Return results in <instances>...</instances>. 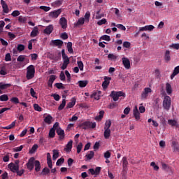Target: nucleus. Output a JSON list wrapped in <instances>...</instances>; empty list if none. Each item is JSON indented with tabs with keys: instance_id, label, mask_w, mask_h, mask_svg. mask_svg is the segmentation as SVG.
<instances>
[{
	"instance_id": "1",
	"label": "nucleus",
	"mask_w": 179,
	"mask_h": 179,
	"mask_svg": "<svg viewBox=\"0 0 179 179\" xmlns=\"http://www.w3.org/2000/svg\"><path fill=\"white\" fill-rule=\"evenodd\" d=\"M127 94L122 91H112L110 97L113 98V101H118L120 97H126Z\"/></svg>"
},
{
	"instance_id": "2",
	"label": "nucleus",
	"mask_w": 179,
	"mask_h": 179,
	"mask_svg": "<svg viewBox=\"0 0 179 179\" xmlns=\"http://www.w3.org/2000/svg\"><path fill=\"white\" fill-rule=\"evenodd\" d=\"M96 126L97 124H96V122H92L90 121L83 122L80 124V127H81L82 129H85V131L87 129H90V128L93 129L96 128Z\"/></svg>"
},
{
	"instance_id": "3",
	"label": "nucleus",
	"mask_w": 179,
	"mask_h": 179,
	"mask_svg": "<svg viewBox=\"0 0 179 179\" xmlns=\"http://www.w3.org/2000/svg\"><path fill=\"white\" fill-rule=\"evenodd\" d=\"M36 73V68H34V66L29 65L27 68V79L28 80H30V79H33L34 78V74Z\"/></svg>"
},
{
	"instance_id": "4",
	"label": "nucleus",
	"mask_w": 179,
	"mask_h": 179,
	"mask_svg": "<svg viewBox=\"0 0 179 179\" xmlns=\"http://www.w3.org/2000/svg\"><path fill=\"white\" fill-rule=\"evenodd\" d=\"M163 108L166 110L169 111L170 110V107H171V98L169 96H165L163 103H162Z\"/></svg>"
},
{
	"instance_id": "5",
	"label": "nucleus",
	"mask_w": 179,
	"mask_h": 179,
	"mask_svg": "<svg viewBox=\"0 0 179 179\" xmlns=\"http://www.w3.org/2000/svg\"><path fill=\"white\" fill-rule=\"evenodd\" d=\"M62 12V10L61 8L55 10L54 11L49 13V17L50 19H57V17H58V16L61 15Z\"/></svg>"
},
{
	"instance_id": "6",
	"label": "nucleus",
	"mask_w": 179,
	"mask_h": 179,
	"mask_svg": "<svg viewBox=\"0 0 179 179\" xmlns=\"http://www.w3.org/2000/svg\"><path fill=\"white\" fill-rule=\"evenodd\" d=\"M149 93H152V89H150V87H145L144 89V92L141 93V99L145 100L148 99Z\"/></svg>"
},
{
	"instance_id": "7",
	"label": "nucleus",
	"mask_w": 179,
	"mask_h": 179,
	"mask_svg": "<svg viewBox=\"0 0 179 179\" xmlns=\"http://www.w3.org/2000/svg\"><path fill=\"white\" fill-rule=\"evenodd\" d=\"M34 157H31L27 163V169L31 171L34 169Z\"/></svg>"
},
{
	"instance_id": "8",
	"label": "nucleus",
	"mask_w": 179,
	"mask_h": 179,
	"mask_svg": "<svg viewBox=\"0 0 179 179\" xmlns=\"http://www.w3.org/2000/svg\"><path fill=\"white\" fill-rule=\"evenodd\" d=\"M56 133L59 136V139L60 141H64V139L65 138V131H64V129L61 128H57L56 130Z\"/></svg>"
},
{
	"instance_id": "9",
	"label": "nucleus",
	"mask_w": 179,
	"mask_h": 179,
	"mask_svg": "<svg viewBox=\"0 0 179 179\" xmlns=\"http://www.w3.org/2000/svg\"><path fill=\"white\" fill-rule=\"evenodd\" d=\"M122 64L126 69H130L131 68V62L129 61V59L127 57H123L122 58Z\"/></svg>"
},
{
	"instance_id": "10",
	"label": "nucleus",
	"mask_w": 179,
	"mask_h": 179,
	"mask_svg": "<svg viewBox=\"0 0 179 179\" xmlns=\"http://www.w3.org/2000/svg\"><path fill=\"white\" fill-rule=\"evenodd\" d=\"M59 24L61 25L62 29H66V27H68V20H66V18L64 17H61L59 20Z\"/></svg>"
},
{
	"instance_id": "11",
	"label": "nucleus",
	"mask_w": 179,
	"mask_h": 179,
	"mask_svg": "<svg viewBox=\"0 0 179 179\" xmlns=\"http://www.w3.org/2000/svg\"><path fill=\"white\" fill-rule=\"evenodd\" d=\"M0 3L3 8V12L4 13H9V7H8L6 1H5L4 0H1Z\"/></svg>"
},
{
	"instance_id": "12",
	"label": "nucleus",
	"mask_w": 179,
	"mask_h": 179,
	"mask_svg": "<svg viewBox=\"0 0 179 179\" xmlns=\"http://www.w3.org/2000/svg\"><path fill=\"white\" fill-rule=\"evenodd\" d=\"M133 115H134L136 121H139V120H141V113H139V110H138V106H135V108H134Z\"/></svg>"
},
{
	"instance_id": "13",
	"label": "nucleus",
	"mask_w": 179,
	"mask_h": 179,
	"mask_svg": "<svg viewBox=\"0 0 179 179\" xmlns=\"http://www.w3.org/2000/svg\"><path fill=\"white\" fill-rule=\"evenodd\" d=\"M54 31V26L52 24H50L43 30L44 34L50 35Z\"/></svg>"
},
{
	"instance_id": "14",
	"label": "nucleus",
	"mask_w": 179,
	"mask_h": 179,
	"mask_svg": "<svg viewBox=\"0 0 179 179\" xmlns=\"http://www.w3.org/2000/svg\"><path fill=\"white\" fill-rule=\"evenodd\" d=\"M8 169H10V171L13 173H16L17 170H19V166L15 165V163L11 162L8 164Z\"/></svg>"
},
{
	"instance_id": "15",
	"label": "nucleus",
	"mask_w": 179,
	"mask_h": 179,
	"mask_svg": "<svg viewBox=\"0 0 179 179\" xmlns=\"http://www.w3.org/2000/svg\"><path fill=\"white\" fill-rule=\"evenodd\" d=\"M110 80H111L110 77H105L104 78V81L102 83V87L103 89H107L108 87V85H110Z\"/></svg>"
},
{
	"instance_id": "16",
	"label": "nucleus",
	"mask_w": 179,
	"mask_h": 179,
	"mask_svg": "<svg viewBox=\"0 0 179 179\" xmlns=\"http://www.w3.org/2000/svg\"><path fill=\"white\" fill-rule=\"evenodd\" d=\"M171 148L173 152H179V144L178 142L176 141H173L171 143Z\"/></svg>"
},
{
	"instance_id": "17",
	"label": "nucleus",
	"mask_w": 179,
	"mask_h": 179,
	"mask_svg": "<svg viewBox=\"0 0 179 179\" xmlns=\"http://www.w3.org/2000/svg\"><path fill=\"white\" fill-rule=\"evenodd\" d=\"M51 43H52L53 45L56 47H62L64 45V41L59 39L52 40Z\"/></svg>"
},
{
	"instance_id": "18",
	"label": "nucleus",
	"mask_w": 179,
	"mask_h": 179,
	"mask_svg": "<svg viewBox=\"0 0 179 179\" xmlns=\"http://www.w3.org/2000/svg\"><path fill=\"white\" fill-rule=\"evenodd\" d=\"M55 79H57V76L55 75H51L49 78L48 82V86L49 87H52V83H54Z\"/></svg>"
},
{
	"instance_id": "19",
	"label": "nucleus",
	"mask_w": 179,
	"mask_h": 179,
	"mask_svg": "<svg viewBox=\"0 0 179 179\" xmlns=\"http://www.w3.org/2000/svg\"><path fill=\"white\" fill-rule=\"evenodd\" d=\"M47 164L50 169H52V160L51 159V154L47 153Z\"/></svg>"
},
{
	"instance_id": "20",
	"label": "nucleus",
	"mask_w": 179,
	"mask_h": 179,
	"mask_svg": "<svg viewBox=\"0 0 179 179\" xmlns=\"http://www.w3.org/2000/svg\"><path fill=\"white\" fill-rule=\"evenodd\" d=\"M122 163L123 171H125L127 170V168L128 167V160L127 159V157H123L122 159Z\"/></svg>"
},
{
	"instance_id": "21",
	"label": "nucleus",
	"mask_w": 179,
	"mask_h": 179,
	"mask_svg": "<svg viewBox=\"0 0 179 179\" xmlns=\"http://www.w3.org/2000/svg\"><path fill=\"white\" fill-rule=\"evenodd\" d=\"M34 165H35V171L36 173H38L41 169V164H40V161L34 160Z\"/></svg>"
},
{
	"instance_id": "22",
	"label": "nucleus",
	"mask_w": 179,
	"mask_h": 179,
	"mask_svg": "<svg viewBox=\"0 0 179 179\" xmlns=\"http://www.w3.org/2000/svg\"><path fill=\"white\" fill-rule=\"evenodd\" d=\"M164 59L166 62H169L171 60V57L170 56V50H166L165 52Z\"/></svg>"
},
{
	"instance_id": "23",
	"label": "nucleus",
	"mask_w": 179,
	"mask_h": 179,
	"mask_svg": "<svg viewBox=\"0 0 179 179\" xmlns=\"http://www.w3.org/2000/svg\"><path fill=\"white\" fill-rule=\"evenodd\" d=\"M103 117H104V112L103 110H101L99 112V115L96 117H95L94 120L95 121H101L103 120Z\"/></svg>"
},
{
	"instance_id": "24",
	"label": "nucleus",
	"mask_w": 179,
	"mask_h": 179,
	"mask_svg": "<svg viewBox=\"0 0 179 179\" xmlns=\"http://www.w3.org/2000/svg\"><path fill=\"white\" fill-rule=\"evenodd\" d=\"M103 136L105 139H108L111 136V130L110 129H104Z\"/></svg>"
},
{
	"instance_id": "25",
	"label": "nucleus",
	"mask_w": 179,
	"mask_h": 179,
	"mask_svg": "<svg viewBox=\"0 0 179 179\" xmlns=\"http://www.w3.org/2000/svg\"><path fill=\"white\" fill-rule=\"evenodd\" d=\"M166 91L167 94H171V93H173V89L171 88V85H170V83L166 84Z\"/></svg>"
},
{
	"instance_id": "26",
	"label": "nucleus",
	"mask_w": 179,
	"mask_h": 179,
	"mask_svg": "<svg viewBox=\"0 0 179 179\" xmlns=\"http://www.w3.org/2000/svg\"><path fill=\"white\" fill-rule=\"evenodd\" d=\"M52 121V116L51 115H48L45 118H44V122L45 124H51V122Z\"/></svg>"
},
{
	"instance_id": "27",
	"label": "nucleus",
	"mask_w": 179,
	"mask_h": 179,
	"mask_svg": "<svg viewBox=\"0 0 179 179\" xmlns=\"http://www.w3.org/2000/svg\"><path fill=\"white\" fill-rule=\"evenodd\" d=\"M73 143V141L71 140L66 145V152H71L72 150V145Z\"/></svg>"
},
{
	"instance_id": "28",
	"label": "nucleus",
	"mask_w": 179,
	"mask_h": 179,
	"mask_svg": "<svg viewBox=\"0 0 179 179\" xmlns=\"http://www.w3.org/2000/svg\"><path fill=\"white\" fill-rule=\"evenodd\" d=\"M37 34H38V28L35 27L31 32V37H36Z\"/></svg>"
},
{
	"instance_id": "29",
	"label": "nucleus",
	"mask_w": 179,
	"mask_h": 179,
	"mask_svg": "<svg viewBox=\"0 0 179 179\" xmlns=\"http://www.w3.org/2000/svg\"><path fill=\"white\" fill-rule=\"evenodd\" d=\"M66 48L69 54H73V49L72 48V42H69L67 43Z\"/></svg>"
},
{
	"instance_id": "30",
	"label": "nucleus",
	"mask_w": 179,
	"mask_h": 179,
	"mask_svg": "<svg viewBox=\"0 0 179 179\" xmlns=\"http://www.w3.org/2000/svg\"><path fill=\"white\" fill-rule=\"evenodd\" d=\"M89 82L87 80H80L78 81V85L80 87H86Z\"/></svg>"
},
{
	"instance_id": "31",
	"label": "nucleus",
	"mask_w": 179,
	"mask_h": 179,
	"mask_svg": "<svg viewBox=\"0 0 179 179\" xmlns=\"http://www.w3.org/2000/svg\"><path fill=\"white\" fill-rule=\"evenodd\" d=\"M62 5V1L57 0L52 3V6H54L55 8H58V6H61Z\"/></svg>"
},
{
	"instance_id": "32",
	"label": "nucleus",
	"mask_w": 179,
	"mask_h": 179,
	"mask_svg": "<svg viewBox=\"0 0 179 179\" xmlns=\"http://www.w3.org/2000/svg\"><path fill=\"white\" fill-rule=\"evenodd\" d=\"M8 87H10V84H3V83H0L1 90H5L6 89H8Z\"/></svg>"
},
{
	"instance_id": "33",
	"label": "nucleus",
	"mask_w": 179,
	"mask_h": 179,
	"mask_svg": "<svg viewBox=\"0 0 179 179\" xmlns=\"http://www.w3.org/2000/svg\"><path fill=\"white\" fill-rule=\"evenodd\" d=\"M65 106H66V100L63 99L62 103L58 107L59 111H61V110H64Z\"/></svg>"
},
{
	"instance_id": "34",
	"label": "nucleus",
	"mask_w": 179,
	"mask_h": 179,
	"mask_svg": "<svg viewBox=\"0 0 179 179\" xmlns=\"http://www.w3.org/2000/svg\"><path fill=\"white\" fill-rule=\"evenodd\" d=\"M50 169H48V167H45L41 172V175L42 176H48V174H50Z\"/></svg>"
},
{
	"instance_id": "35",
	"label": "nucleus",
	"mask_w": 179,
	"mask_h": 179,
	"mask_svg": "<svg viewBox=\"0 0 179 179\" xmlns=\"http://www.w3.org/2000/svg\"><path fill=\"white\" fill-rule=\"evenodd\" d=\"M75 104H76V99H73L72 101L67 103L66 108H72Z\"/></svg>"
},
{
	"instance_id": "36",
	"label": "nucleus",
	"mask_w": 179,
	"mask_h": 179,
	"mask_svg": "<svg viewBox=\"0 0 179 179\" xmlns=\"http://www.w3.org/2000/svg\"><path fill=\"white\" fill-rule=\"evenodd\" d=\"M15 125H16V121L13 122L10 124H9L7 127H3V129H12Z\"/></svg>"
},
{
	"instance_id": "37",
	"label": "nucleus",
	"mask_w": 179,
	"mask_h": 179,
	"mask_svg": "<svg viewBox=\"0 0 179 179\" xmlns=\"http://www.w3.org/2000/svg\"><path fill=\"white\" fill-rule=\"evenodd\" d=\"M15 125H16V121L13 122L10 124H9L7 127H3V129H12Z\"/></svg>"
},
{
	"instance_id": "38",
	"label": "nucleus",
	"mask_w": 179,
	"mask_h": 179,
	"mask_svg": "<svg viewBox=\"0 0 179 179\" xmlns=\"http://www.w3.org/2000/svg\"><path fill=\"white\" fill-rule=\"evenodd\" d=\"M82 24H85V17L79 18L76 24V26H82Z\"/></svg>"
},
{
	"instance_id": "39",
	"label": "nucleus",
	"mask_w": 179,
	"mask_h": 179,
	"mask_svg": "<svg viewBox=\"0 0 179 179\" xmlns=\"http://www.w3.org/2000/svg\"><path fill=\"white\" fill-rule=\"evenodd\" d=\"M55 87H57L59 90H64L65 89V86H64V84H62V83H57L55 84Z\"/></svg>"
},
{
	"instance_id": "40",
	"label": "nucleus",
	"mask_w": 179,
	"mask_h": 179,
	"mask_svg": "<svg viewBox=\"0 0 179 179\" xmlns=\"http://www.w3.org/2000/svg\"><path fill=\"white\" fill-rule=\"evenodd\" d=\"M53 155H52V160H55L59 156V152L57 150H53Z\"/></svg>"
},
{
	"instance_id": "41",
	"label": "nucleus",
	"mask_w": 179,
	"mask_h": 179,
	"mask_svg": "<svg viewBox=\"0 0 179 179\" xmlns=\"http://www.w3.org/2000/svg\"><path fill=\"white\" fill-rule=\"evenodd\" d=\"M8 100H9L8 94H3L0 96V101H8Z\"/></svg>"
},
{
	"instance_id": "42",
	"label": "nucleus",
	"mask_w": 179,
	"mask_h": 179,
	"mask_svg": "<svg viewBox=\"0 0 179 179\" xmlns=\"http://www.w3.org/2000/svg\"><path fill=\"white\" fill-rule=\"evenodd\" d=\"M18 22L20 23H26L27 22V18L22 15L18 17Z\"/></svg>"
},
{
	"instance_id": "43",
	"label": "nucleus",
	"mask_w": 179,
	"mask_h": 179,
	"mask_svg": "<svg viewBox=\"0 0 179 179\" xmlns=\"http://www.w3.org/2000/svg\"><path fill=\"white\" fill-rule=\"evenodd\" d=\"M85 157H87V160H92V158L94 157V152L90 151L89 154L85 155Z\"/></svg>"
},
{
	"instance_id": "44",
	"label": "nucleus",
	"mask_w": 179,
	"mask_h": 179,
	"mask_svg": "<svg viewBox=\"0 0 179 179\" xmlns=\"http://www.w3.org/2000/svg\"><path fill=\"white\" fill-rule=\"evenodd\" d=\"M55 129L52 128L49 131V138H55Z\"/></svg>"
},
{
	"instance_id": "45",
	"label": "nucleus",
	"mask_w": 179,
	"mask_h": 179,
	"mask_svg": "<svg viewBox=\"0 0 179 179\" xmlns=\"http://www.w3.org/2000/svg\"><path fill=\"white\" fill-rule=\"evenodd\" d=\"M37 149H38V145L34 144L29 150V153H36V150H37Z\"/></svg>"
},
{
	"instance_id": "46",
	"label": "nucleus",
	"mask_w": 179,
	"mask_h": 179,
	"mask_svg": "<svg viewBox=\"0 0 179 179\" xmlns=\"http://www.w3.org/2000/svg\"><path fill=\"white\" fill-rule=\"evenodd\" d=\"M168 124L169 125H171V127H177V121H176L174 120H169Z\"/></svg>"
},
{
	"instance_id": "47",
	"label": "nucleus",
	"mask_w": 179,
	"mask_h": 179,
	"mask_svg": "<svg viewBox=\"0 0 179 179\" xmlns=\"http://www.w3.org/2000/svg\"><path fill=\"white\" fill-rule=\"evenodd\" d=\"M169 48H172L173 50H179V43H172L169 45Z\"/></svg>"
},
{
	"instance_id": "48",
	"label": "nucleus",
	"mask_w": 179,
	"mask_h": 179,
	"mask_svg": "<svg viewBox=\"0 0 179 179\" xmlns=\"http://www.w3.org/2000/svg\"><path fill=\"white\" fill-rule=\"evenodd\" d=\"M101 40H104L105 41H111V38L108 35H103L101 37Z\"/></svg>"
},
{
	"instance_id": "49",
	"label": "nucleus",
	"mask_w": 179,
	"mask_h": 179,
	"mask_svg": "<svg viewBox=\"0 0 179 179\" xmlns=\"http://www.w3.org/2000/svg\"><path fill=\"white\" fill-rule=\"evenodd\" d=\"M39 8L41 9L42 10H44L45 12H49V10H51V7L45 6H41Z\"/></svg>"
},
{
	"instance_id": "50",
	"label": "nucleus",
	"mask_w": 179,
	"mask_h": 179,
	"mask_svg": "<svg viewBox=\"0 0 179 179\" xmlns=\"http://www.w3.org/2000/svg\"><path fill=\"white\" fill-rule=\"evenodd\" d=\"M110 127H111V120H107L105 123L104 129H110Z\"/></svg>"
},
{
	"instance_id": "51",
	"label": "nucleus",
	"mask_w": 179,
	"mask_h": 179,
	"mask_svg": "<svg viewBox=\"0 0 179 179\" xmlns=\"http://www.w3.org/2000/svg\"><path fill=\"white\" fill-rule=\"evenodd\" d=\"M65 162V159L64 157H61L56 162V166H61Z\"/></svg>"
},
{
	"instance_id": "52",
	"label": "nucleus",
	"mask_w": 179,
	"mask_h": 179,
	"mask_svg": "<svg viewBox=\"0 0 179 179\" xmlns=\"http://www.w3.org/2000/svg\"><path fill=\"white\" fill-rule=\"evenodd\" d=\"M107 23V20L106 18H103L99 21H98L97 24L98 26H101L103 24H106Z\"/></svg>"
},
{
	"instance_id": "53",
	"label": "nucleus",
	"mask_w": 179,
	"mask_h": 179,
	"mask_svg": "<svg viewBox=\"0 0 179 179\" xmlns=\"http://www.w3.org/2000/svg\"><path fill=\"white\" fill-rule=\"evenodd\" d=\"M116 27L117 29H120V30H122L123 31H125L127 30V28L125 27V26H124L123 24H117L116 25Z\"/></svg>"
},
{
	"instance_id": "54",
	"label": "nucleus",
	"mask_w": 179,
	"mask_h": 179,
	"mask_svg": "<svg viewBox=\"0 0 179 179\" xmlns=\"http://www.w3.org/2000/svg\"><path fill=\"white\" fill-rule=\"evenodd\" d=\"M150 166L152 167H153V169L155 171H159V166L156 165V163L155 162H151L150 164Z\"/></svg>"
},
{
	"instance_id": "55",
	"label": "nucleus",
	"mask_w": 179,
	"mask_h": 179,
	"mask_svg": "<svg viewBox=\"0 0 179 179\" xmlns=\"http://www.w3.org/2000/svg\"><path fill=\"white\" fill-rule=\"evenodd\" d=\"M83 148V144L82 143H79V144L77 146V153H80Z\"/></svg>"
},
{
	"instance_id": "56",
	"label": "nucleus",
	"mask_w": 179,
	"mask_h": 179,
	"mask_svg": "<svg viewBox=\"0 0 179 179\" xmlns=\"http://www.w3.org/2000/svg\"><path fill=\"white\" fill-rule=\"evenodd\" d=\"M17 51H24V45L19 44L17 47Z\"/></svg>"
},
{
	"instance_id": "57",
	"label": "nucleus",
	"mask_w": 179,
	"mask_h": 179,
	"mask_svg": "<svg viewBox=\"0 0 179 179\" xmlns=\"http://www.w3.org/2000/svg\"><path fill=\"white\" fill-rule=\"evenodd\" d=\"M5 61L8 62L9 61H12V57H10V53H7L5 57Z\"/></svg>"
},
{
	"instance_id": "58",
	"label": "nucleus",
	"mask_w": 179,
	"mask_h": 179,
	"mask_svg": "<svg viewBox=\"0 0 179 179\" xmlns=\"http://www.w3.org/2000/svg\"><path fill=\"white\" fill-rule=\"evenodd\" d=\"M85 19L86 22H89V20L90 19V12L87 11L85 15Z\"/></svg>"
},
{
	"instance_id": "59",
	"label": "nucleus",
	"mask_w": 179,
	"mask_h": 179,
	"mask_svg": "<svg viewBox=\"0 0 179 179\" xmlns=\"http://www.w3.org/2000/svg\"><path fill=\"white\" fill-rule=\"evenodd\" d=\"M25 59V56L24 55H20L17 58V61L18 62H23V61H24Z\"/></svg>"
},
{
	"instance_id": "60",
	"label": "nucleus",
	"mask_w": 179,
	"mask_h": 179,
	"mask_svg": "<svg viewBox=\"0 0 179 179\" xmlns=\"http://www.w3.org/2000/svg\"><path fill=\"white\" fill-rule=\"evenodd\" d=\"M10 101H12V103H14L15 104H19V98L13 97L11 98Z\"/></svg>"
},
{
	"instance_id": "61",
	"label": "nucleus",
	"mask_w": 179,
	"mask_h": 179,
	"mask_svg": "<svg viewBox=\"0 0 179 179\" xmlns=\"http://www.w3.org/2000/svg\"><path fill=\"white\" fill-rule=\"evenodd\" d=\"M155 73L156 78H157L158 79L161 78L162 76L160 74V70H159L158 69H156Z\"/></svg>"
},
{
	"instance_id": "62",
	"label": "nucleus",
	"mask_w": 179,
	"mask_h": 179,
	"mask_svg": "<svg viewBox=\"0 0 179 179\" xmlns=\"http://www.w3.org/2000/svg\"><path fill=\"white\" fill-rule=\"evenodd\" d=\"M20 15V12L19 10H14L11 13V15L13 16V17H16L17 16H19Z\"/></svg>"
},
{
	"instance_id": "63",
	"label": "nucleus",
	"mask_w": 179,
	"mask_h": 179,
	"mask_svg": "<svg viewBox=\"0 0 179 179\" xmlns=\"http://www.w3.org/2000/svg\"><path fill=\"white\" fill-rule=\"evenodd\" d=\"M104 157L106 158V159H110V157H111V152H110V151H106L104 153Z\"/></svg>"
},
{
	"instance_id": "64",
	"label": "nucleus",
	"mask_w": 179,
	"mask_h": 179,
	"mask_svg": "<svg viewBox=\"0 0 179 179\" xmlns=\"http://www.w3.org/2000/svg\"><path fill=\"white\" fill-rule=\"evenodd\" d=\"M78 66L80 71H83V62L82 61L78 62Z\"/></svg>"
}]
</instances>
